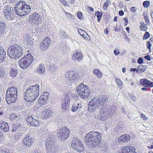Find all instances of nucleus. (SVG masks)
Listing matches in <instances>:
<instances>
[{"label": "nucleus", "instance_id": "31", "mask_svg": "<svg viewBox=\"0 0 153 153\" xmlns=\"http://www.w3.org/2000/svg\"><path fill=\"white\" fill-rule=\"evenodd\" d=\"M149 80L146 79H141L140 82V84L143 86L148 87Z\"/></svg>", "mask_w": 153, "mask_h": 153}, {"label": "nucleus", "instance_id": "49", "mask_svg": "<svg viewBox=\"0 0 153 153\" xmlns=\"http://www.w3.org/2000/svg\"><path fill=\"white\" fill-rule=\"evenodd\" d=\"M72 97L74 101H76L79 99V97L76 94H73L72 95Z\"/></svg>", "mask_w": 153, "mask_h": 153}, {"label": "nucleus", "instance_id": "28", "mask_svg": "<svg viewBox=\"0 0 153 153\" xmlns=\"http://www.w3.org/2000/svg\"><path fill=\"white\" fill-rule=\"evenodd\" d=\"M45 71V68L43 64H42L40 65L39 68L37 70V73L39 74H43Z\"/></svg>", "mask_w": 153, "mask_h": 153}, {"label": "nucleus", "instance_id": "45", "mask_svg": "<svg viewBox=\"0 0 153 153\" xmlns=\"http://www.w3.org/2000/svg\"><path fill=\"white\" fill-rule=\"evenodd\" d=\"M96 16L98 17H101L102 16V13L99 11H96L95 13Z\"/></svg>", "mask_w": 153, "mask_h": 153}, {"label": "nucleus", "instance_id": "58", "mask_svg": "<svg viewBox=\"0 0 153 153\" xmlns=\"http://www.w3.org/2000/svg\"><path fill=\"white\" fill-rule=\"evenodd\" d=\"M144 58L145 59H146L148 61H149L151 60V58L148 55L144 56Z\"/></svg>", "mask_w": 153, "mask_h": 153}, {"label": "nucleus", "instance_id": "25", "mask_svg": "<svg viewBox=\"0 0 153 153\" xmlns=\"http://www.w3.org/2000/svg\"><path fill=\"white\" fill-rule=\"evenodd\" d=\"M0 128L1 130L4 132H7L9 129L8 123L4 122L1 123Z\"/></svg>", "mask_w": 153, "mask_h": 153}, {"label": "nucleus", "instance_id": "32", "mask_svg": "<svg viewBox=\"0 0 153 153\" xmlns=\"http://www.w3.org/2000/svg\"><path fill=\"white\" fill-rule=\"evenodd\" d=\"M146 65H141L138 66L137 68V72H140L142 73L145 71L146 69Z\"/></svg>", "mask_w": 153, "mask_h": 153}, {"label": "nucleus", "instance_id": "7", "mask_svg": "<svg viewBox=\"0 0 153 153\" xmlns=\"http://www.w3.org/2000/svg\"><path fill=\"white\" fill-rule=\"evenodd\" d=\"M17 89L12 87L8 88L6 94V100L8 104L15 102L17 100Z\"/></svg>", "mask_w": 153, "mask_h": 153}, {"label": "nucleus", "instance_id": "38", "mask_svg": "<svg viewBox=\"0 0 153 153\" xmlns=\"http://www.w3.org/2000/svg\"><path fill=\"white\" fill-rule=\"evenodd\" d=\"M116 82L119 88H121L123 86V84L120 79L118 78H116Z\"/></svg>", "mask_w": 153, "mask_h": 153}, {"label": "nucleus", "instance_id": "42", "mask_svg": "<svg viewBox=\"0 0 153 153\" xmlns=\"http://www.w3.org/2000/svg\"><path fill=\"white\" fill-rule=\"evenodd\" d=\"M58 147L59 146H57L54 144V147L53 153H58L60 151V149H58Z\"/></svg>", "mask_w": 153, "mask_h": 153}, {"label": "nucleus", "instance_id": "57", "mask_svg": "<svg viewBox=\"0 0 153 153\" xmlns=\"http://www.w3.org/2000/svg\"><path fill=\"white\" fill-rule=\"evenodd\" d=\"M82 16V14L81 12H79L77 13V16L78 17L79 19H80L81 18Z\"/></svg>", "mask_w": 153, "mask_h": 153}, {"label": "nucleus", "instance_id": "17", "mask_svg": "<svg viewBox=\"0 0 153 153\" xmlns=\"http://www.w3.org/2000/svg\"><path fill=\"white\" fill-rule=\"evenodd\" d=\"M51 42V40L49 37H46L40 43V48L42 50L44 51L46 50L49 47Z\"/></svg>", "mask_w": 153, "mask_h": 153}, {"label": "nucleus", "instance_id": "29", "mask_svg": "<svg viewBox=\"0 0 153 153\" xmlns=\"http://www.w3.org/2000/svg\"><path fill=\"white\" fill-rule=\"evenodd\" d=\"M6 27L5 23L2 21H0V36H1L4 33V31Z\"/></svg>", "mask_w": 153, "mask_h": 153}, {"label": "nucleus", "instance_id": "59", "mask_svg": "<svg viewBox=\"0 0 153 153\" xmlns=\"http://www.w3.org/2000/svg\"><path fill=\"white\" fill-rule=\"evenodd\" d=\"M65 15L68 18H71L72 17V15L69 13H68L67 12H65Z\"/></svg>", "mask_w": 153, "mask_h": 153}, {"label": "nucleus", "instance_id": "11", "mask_svg": "<svg viewBox=\"0 0 153 153\" xmlns=\"http://www.w3.org/2000/svg\"><path fill=\"white\" fill-rule=\"evenodd\" d=\"M71 146L79 152L84 151V148L83 144L79 139L76 137H74L72 140Z\"/></svg>", "mask_w": 153, "mask_h": 153}, {"label": "nucleus", "instance_id": "37", "mask_svg": "<svg viewBox=\"0 0 153 153\" xmlns=\"http://www.w3.org/2000/svg\"><path fill=\"white\" fill-rule=\"evenodd\" d=\"M60 36L62 39L65 38L67 37L66 34L64 30H61L60 31Z\"/></svg>", "mask_w": 153, "mask_h": 153}, {"label": "nucleus", "instance_id": "34", "mask_svg": "<svg viewBox=\"0 0 153 153\" xmlns=\"http://www.w3.org/2000/svg\"><path fill=\"white\" fill-rule=\"evenodd\" d=\"M93 73L99 78L101 77L102 76V73L98 69H94L93 71Z\"/></svg>", "mask_w": 153, "mask_h": 153}, {"label": "nucleus", "instance_id": "27", "mask_svg": "<svg viewBox=\"0 0 153 153\" xmlns=\"http://www.w3.org/2000/svg\"><path fill=\"white\" fill-rule=\"evenodd\" d=\"M24 42L27 45V47L28 48L30 45H32L33 44V41L28 36L26 37L25 38Z\"/></svg>", "mask_w": 153, "mask_h": 153}, {"label": "nucleus", "instance_id": "26", "mask_svg": "<svg viewBox=\"0 0 153 153\" xmlns=\"http://www.w3.org/2000/svg\"><path fill=\"white\" fill-rule=\"evenodd\" d=\"M82 107V104L80 102H78L75 105H73L71 108V111L73 112H75L77 110L80 109Z\"/></svg>", "mask_w": 153, "mask_h": 153}, {"label": "nucleus", "instance_id": "1", "mask_svg": "<svg viewBox=\"0 0 153 153\" xmlns=\"http://www.w3.org/2000/svg\"><path fill=\"white\" fill-rule=\"evenodd\" d=\"M108 101L106 96H101L99 98L94 97L91 99L88 104V109L90 112L95 111L96 108H102Z\"/></svg>", "mask_w": 153, "mask_h": 153}, {"label": "nucleus", "instance_id": "54", "mask_svg": "<svg viewBox=\"0 0 153 153\" xmlns=\"http://www.w3.org/2000/svg\"><path fill=\"white\" fill-rule=\"evenodd\" d=\"M148 87H153V82H151L149 80L148 81Z\"/></svg>", "mask_w": 153, "mask_h": 153}, {"label": "nucleus", "instance_id": "23", "mask_svg": "<svg viewBox=\"0 0 153 153\" xmlns=\"http://www.w3.org/2000/svg\"><path fill=\"white\" fill-rule=\"evenodd\" d=\"M72 59L74 60L80 61L82 59V54L81 52H76L73 54Z\"/></svg>", "mask_w": 153, "mask_h": 153}, {"label": "nucleus", "instance_id": "47", "mask_svg": "<svg viewBox=\"0 0 153 153\" xmlns=\"http://www.w3.org/2000/svg\"><path fill=\"white\" fill-rule=\"evenodd\" d=\"M146 44L147 48L149 49V51H151V47L152 45L149 41H147L146 42Z\"/></svg>", "mask_w": 153, "mask_h": 153}, {"label": "nucleus", "instance_id": "35", "mask_svg": "<svg viewBox=\"0 0 153 153\" xmlns=\"http://www.w3.org/2000/svg\"><path fill=\"white\" fill-rule=\"evenodd\" d=\"M143 15L144 16V18L145 19V22L147 24V25H149L150 24V21L148 18V17L147 13H144Z\"/></svg>", "mask_w": 153, "mask_h": 153}, {"label": "nucleus", "instance_id": "24", "mask_svg": "<svg viewBox=\"0 0 153 153\" xmlns=\"http://www.w3.org/2000/svg\"><path fill=\"white\" fill-rule=\"evenodd\" d=\"M6 52L4 48L0 46V63H1L6 57Z\"/></svg>", "mask_w": 153, "mask_h": 153}, {"label": "nucleus", "instance_id": "61", "mask_svg": "<svg viewBox=\"0 0 153 153\" xmlns=\"http://www.w3.org/2000/svg\"><path fill=\"white\" fill-rule=\"evenodd\" d=\"M57 123L59 125V126H60L63 123V122L60 119L58 121Z\"/></svg>", "mask_w": 153, "mask_h": 153}, {"label": "nucleus", "instance_id": "46", "mask_svg": "<svg viewBox=\"0 0 153 153\" xmlns=\"http://www.w3.org/2000/svg\"><path fill=\"white\" fill-rule=\"evenodd\" d=\"M13 128L12 130V132H14L16 131H17V129H18L19 128H18V127L16 125V124H13Z\"/></svg>", "mask_w": 153, "mask_h": 153}, {"label": "nucleus", "instance_id": "33", "mask_svg": "<svg viewBox=\"0 0 153 153\" xmlns=\"http://www.w3.org/2000/svg\"><path fill=\"white\" fill-rule=\"evenodd\" d=\"M140 30L142 31H146L147 29V25L144 24V22H140Z\"/></svg>", "mask_w": 153, "mask_h": 153}, {"label": "nucleus", "instance_id": "52", "mask_svg": "<svg viewBox=\"0 0 153 153\" xmlns=\"http://www.w3.org/2000/svg\"><path fill=\"white\" fill-rule=\"evenodd\" d=\"M137 62L140 64L143 63V59L141 57L139 58L137 60Z\"/></svg>", "mask_w": 153, "mask_h": 153}, {"label": "nucleus", "instance_id": "9", "mask_svg": "<svg viewBox=\"0 0 153 153\" xmlns=\"http://www.w3.org/2000/svg\"><path fill=\"white\" fill-rule=\"evenodd\" d=\"M33 60V56L30 54H28L19 60L18 64L21 68L26 69L31 64Z\"/></svg>", "mask_w": 153, "mask_h": 153}, {"label": "nucleus", "instance_id": "55", "mask_svg": "<svg viewBox=\"0 0 153 153\" xmlns=\"http://www.w3.org/2000/svg\"><path fill=\"white\" fill-rule=\"evenodd\" d=\"M137 10V8L136 7H131L130 8V10L131 11L134 12H135Z\"/></svg>", "mask_w": 153, "mask_h": 153}, {"label": "nucleus", "instance_id": "6", "mask_svg": "<svg viewBox=\"0 0 153 153\" xmlns=\"http://www.w3.org/2000/svg\"><path fill=\"white\" fill-rule=\"evenodd\" d=\"M7 54L12 59H18L22 55V48L17 45L11 46L8 49Z\"/></svg>", "mask_w": 153, "mask_h": 153}, {"label": "nucleus", "instance_id": "30", "mask_svg": "<svg viewBox=\"0 0 153 153\" xmlns=\"http://www.w3.org/2000/svg\"><path fill=\"white\" fill-rule=\"evenodd\" d=\"M17 70L16 69L13 68H11L10 74L12 78L15 77L17 75Z\"/></svg>", "mask_w": 153, "mask_h": 153}, {"label": "nucleus", "instance_id": "14", "mask_svg": "<svg viewBox=\"0 0 153 153\" xmlns=\"http://www.w3.org/2000/svg\"><path fill=\"white\" fill-rule=\"evenodd\" d=\"M55 140L52 137H49L46 139L45 146L47 153H53L54 147V143Z\"/></svg>", "mask_w": 153, "mask_h": 153}, {"label": "nucleus", "instance_id": "36", "mask_svg": "<svg viewBox=\"0 0 153 153\" xmlns=\"http://www.w3.org/2000/svg\"><path fill=\"white\" fill-rule=\"evenodd\" d=\"M19 118V115H18L16 114H13L10 115V119L12 120H13L15 119L17 120Z\"/></svg>", "mask_w": 153, "mask_h": 153}, {"label": "nucleus", "instance_id": "63", "mask_svg": "<svg viewBox=\"0 0 153 153\" xmlns=\"http://www.w3.org/2000/svg\"><path fill=\"white\" fill-rule=\"evenodd\" d=\"M88 35L87 34V33L85 31V33H83V35L82 36L83 38H86V36H88Z\"/></svg>", "mask_w": 153, "mask_h": 153}, {"label": "nucleus", "instance_id": "20", "mask_svg": "<svg viewBox=\"0 0 153 153\" xmlns=\"http://www.w3.org/2000/svg\"><path fill=\"white\" fill-rule=\"evenodd\" d=\"M26 120L32 126H35L39 125V124L38 121L37 119H34L32 116L28 117Z\"/></svg>", "mask_w": 153, "mask_h": 153}, {"label": "nucleus", "instance_id": "18", "mask_svg": "<svg viewBox=\"0 0 153 153\" xmlns=\"http://www.w3.org/2000/svg\"><path fill=\"white\" fill-rule=\"evenodd\" d=\"M135 148L131 146H124L120 150V153H136Z\"/></svg>", "mask_w": 153, "mask_h": 153}, {"label": "nucleus", "instance_id": "22", "mask_svg": "<svg viewBox=\"0 0 153 153\" xmlns=\"http://www.w3.org/2000/svg\"><path fill=\"white\" fill-rule=\"evenodd\" d=\"M130 136L127 134H123L119 137L118 139V141L119 143L126 142L130 139Z\"/></svg>", "mask_w": 153, "mask_h": 153}, {"label": "nucleus", "instance_id": "21", "mask_svg": "<svg viewBox=\"0 0 153 153\" xmlns=\"http://www.w3.org/2000/svg\"><path fill=\"white\" fill-rule=\"evenodd\" d=\"M48 99V96L45 94L41 96L38 100L39 104L40 106H45Z\"/></svg>", "mask_w": 153, "mask_h": 153}, {"label": "nucleus", "instance_id": "4", "mask_svg": "<svg viewBox=\"0 0 153 153\" xmlns=\"http://www.w3.org/2000/svg\"><path fill=\"white\" fill-rule=\"evenodd\" d=\"M39 88L38 85L28 88L24 93V97L25 100L28 102L35 100L39 95Z\"/></svg>", "mask_w": 153, "mask_h": 153}, {"label": "nucleus", "instance_id": "64", "mask_svg": "<svg viewBox=\"0 0 153 153\" xmlns=\"http://www.w3.org/2000/svg\"><path fill=\"white\" fill-rule=\"evenodd\" d=\"M119 14L120 16H122L124 14V12L122 10H120L119 12Z\"/></svg>", "mask_w": 153, "mask_h": 153}, {"label": "nucleus", "instance_id": "13", "mask_svg": "<svg viewBox=\"0 0 153 153\" xmlns=\"http://www.w3.org/2000/svg\"><path fill=\"white\" fill-rule=\"evenodd\" d=\"M4 14L6 18L11 20L14 18L13 8L10 5L6 6L4 7Z\"/></svg>", "mask_w": 153, "mask_h": 153}, {"label": "nucleus", "instance_id": "56", "mask_svg": "<svg viewBox=\"0 0 153 153\" xmlns=\"http://www.w3.org/2000/svg\"><path fill=\"white\" fill-rule=\"evenodd\" d=\"M113 28L116 32H119L120 30V29L119 28H118L117 25L114 26Z\"/></svg>", "mask_w": 153, "mask_h": 153}, {"label": "nucleus", "instance_id": "41", "mask_svg": "<svg viewBox=\"0 0 153 153\" xmlns=\"http://www.w3.org/2000/svg\"><path fill=\"white\" fill-rule=\"evenodd\" d=\"M150 36V34L148 32H146L143 36V39L145 40L147 39Z\"/></svg>", "mask_w": 153, "mask_h": 153}, {"label": "nucleus", "instance_id": "50", "mask_svg": "<svg viewBox=\"0 0 153 153\" xmlns=\"http://www.w3.org/2000/svg\"><path fill=\"white\" fill-rule=\"evenodd\" d=\"M61 2L62 4L65 6H69L68 3L65 0H63L62 1V2Z\"/></svg>", "mask_w": 153, "mask_h": 153}, {"label": "nucleus", "instance_id": "43", "mask_svg": "<svg viewBox=\"0 0 153 153\" xmlns=\"http://www.w3.org/2000/svg\"><path fill=\"white\" fill-rule=\"evenodd\" d=\"M110 2V1L107 0L103 4V8L104 10H107L108 3Z\"/></svg>", "mask_w": 153, "mask_h": 153}, {"label": "nucleus", "instance_id": "62", "mask_svg": "<svg viewBox=\"0 0 153 153\" xmlns=\"http://www.w3.org/2000/svg\"><path fill=\"white\" fill-rule=\"evenodd\" d=\"M104 33L107 35L108 34V30L107 28H105V29L104 30Z\"/></svg>", "mask_w": 153, "mask_h": 153}, {"label": "nucleus", "instance_id": "12", "mask_svg": "<svg viewBox=\"0 0 153 153\" xmlns=\"http://www.w3.org/2000/svg\"><path fill=\"white\" fill-rule=\"evenodd\" d=\"M41 20V16L37 12L33 13L29 16V22L33 26L38 25Z\"/></svg>", "mask_w": 153, "mask_h": 153}, {"label": "nucleus", "instance_id": "15", "mask_svg": "<svg viewBox=\"0 0 153 153\" xmlns=\"http://www.w3.org/2000/svg\"><path fill=\"white\" fill-rule=\"evenodd\" d=\"M70 132V131L67 127H63L60 129L58 137L59 140H65L68 137Z\"/></svg>", "mask_w": 153, "mask_h": 153}, {"label": "nucleus", "instance_id": "2", "mask_svg": "<svg viewBox=\"0 0 153 153\" xmlns=\"http://www.w3.org/2000/svg\"><path fill=\"white\" fill-rule=\"evenodd\" d=\"M101 136L100 133L97 131H90L87 133L85 137L87 145L92 148L97 147L100 141Z\"/></svg>", "mask_w": 153, "mask_h": 153}, {"label": "nucleus", "instance_id": "8", "mask_svg": "<svg viewBox=\"0 0 153 153\" xmlns=\"http://www.w3.org/2000/svg\"><path fill=\"white\" fill-rule=\"evenodd\" d=\"M76 91L79 96L83 99L87 98L90 92L89 87L82 83L77 87Z\"/></svg>", "mask_w": 153, "mask_h": 153}, {"label": "nucleus", "instance_id": "40", "mask_svg": "<svg viewBox=\"0 0 153 153\" xmlns=\"http://www.w3.org/2000/svg\"><path fill=\"white\" fill-rule=\"evenodd\" d=\"M150 4V2L148 1H144L143 3V5L144 7L146 8L148 7Z\"/></svg>", "mask_w": 153, "mask_h": 153}, {"label": "nucleus", "instance_id": "53", "mask_svg": "<svg viewBox=\"0 0 153 153\" xmlns=\"http://www.w3.org/2000/svg\"><path fill=\"white\" fill-rule=\"evenodd\" d=\"M5 72L2 71L1 69H0V77H3L5 75Z\"/></svg>", "mask_w": 153, "mask_h": 153}, {"label": "nucleus", "instance_id": "3", "mask_svg": "<svg viewBox=\"0 0 153 153\" xmlns=\"http://www.w3.org/2000/svg\"><path fill=\"white\" fill-rule=\"evenodd\" d=\"M116 107L114 105L110 106L107 105L102 110H101L99 113L95 114L94 118L100 120H103L105 119L106 116L111 117L115 113Z\"/></svg>", "mask_w": 153, "mask_h": 153}, {"label": "nucleus", "instance_id": "5", "mask_svg": "<svg viewBox=\"0 0 153 153\" xmlns=\"http://www.w3.org/2000/svg\"><path fill=\"white\" fill-rule=\"evenodd\" d=\"M31 8L24 1H21L15 5L14 10L19 16H23L27 14L31 11Z\"/></svg>", "mask_w": 153, "mask_h": 153}, {"label": "nucleus", "instance_id": "19", "mask_svg": "<svg viewBox=\"0 0 153 153\" xmlns=\"http://www.w3.org/2000/svg\"><path fill=\"white\" fill-rule=\"evenodd\" d=\"M23 142L24 145L26 146L30 147L33 142V141L31 137L29 135L27 134L26 135L25 137L24 138Z\"/></svg>", "mask_w": 153, "mask_h": 153}, {"label": "nucleus", "instance_id": "10", "mask_svg": "<svg viewBox=\"0 0 153 153\" xmlns=\"http://www.w3.org/2000/svg\"><path fill=\"white\" fill-rule=\"evenodd\" d=\"M65 77L71 82H75L80 81V76L77 72L73 71H68L66 74Z\"/></svg>", "mask_w": 153, "mask_h": 153}, {"label": "nucleus", "instance_id": "39", "mask_svg": "<svg viewBox=\"0 0 153 153\" xmlns=\"http://www.w3.org/2000/svg\"><path fill=\"white\" fill-rule=\"evenodd\" d=\"M0 153H13V152L11 150H10L8 149H3Z\"/></svg>", "mask_w": 153, "mask_h": 153}, {"label": "nucleus", "instance_id": "16", "mask_svg": "<svg viewBox=\"0 0 153 153\" xmlns=\"http://www.w3.org/2000/svg\"><path fill=\"white\" fill-rule=\"evenodd\" d=\"M52 112L50 108H48L47 109L45 107L42 108L41 111V114L38 117L39 118L42 119H45L50 117L52 115Z\"/></svg>", "mask_w": 153, "mask_h": 153}, {"label": "nucleus", "instance_id": "51", "mask_svg": "<svg viewBox=\"0 0 153 153\" xmlns=\"http://www.w3.org/2000/svg\"><path fill=\"white\" fill-rule=\"evenodd\" d=\"M114 53L115 55L117 56L120 53L118 49H115L114 51Z\"/></svg>", "mask_w": 153, "mask_h": 153}, {"label": "nucleus", "instance_id": "60", "mask_svg": "<svg viewBox=\"0 0 153 153\" xmlns=\"http://www.w3.org/2000/svg\"><path fill=\"white\" fill-rule=\"evenodd\" d=\"M140 117L142 118H143L145 120H146L147 119V117H146L145 115L143 114H140Z\"/></svg>", "mask_w": 153, "mask_h": 153}, {"label": "nucleus", "instance_id": "44", "mask_svg": "<svg viewBox=\"0 0 153 153\" xmlns=\"http://www.w3.org/2000/svg\"><path fill=\"white\" fill-rule=\"evenodd\" d=\"M69 100L68 98L65 99L63 102V104H64V106H67L69 103Z\"/></svg>", "mask_w": 153, "mask_h": 153}, {"label": "nucleus", "instance_id": "48", "mask_svg": "<svg viewBox=\"0 0 153 153\" xmlns=\"http://www.w3.org/2000/svg\"><path fill=\"white\" fill-rule=\"evenodd\" d=\"M78 33L81 36H82L83 33H85V31L81 29L78 30Z\"/></svg>", "mask_w": 153, "mask_h": 153}]
</instances>
